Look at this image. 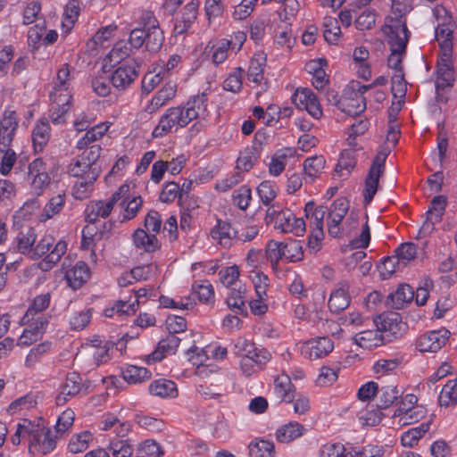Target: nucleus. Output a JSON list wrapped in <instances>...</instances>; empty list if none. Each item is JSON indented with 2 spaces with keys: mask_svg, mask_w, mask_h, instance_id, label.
<instances>
[{
  "mask_svg": "<svg viewBox=\"0 0 457 457\" xmlns=\"http://www.w3.org/2000/svg\"><path fill=\"white\" fill-rule=\"evenodd\" d=\"M433 15L436 21V39L440 47H453V32L457 23L452 13L443 5L433 8Z\"/></svg>",
  "mask_w": 457,
  "mask_h": 457,
  "instance_id": "nucleus-5",
  "label": "nucleus"
},
{
  "mask_svg": "<svg viewBox=\"0 0 457 457\" xmlns=\"http://www.w3.org/2000/svg\"><path fill=\"white\" fill-rule=\"evenodd\" d=\"M283 252H285L284 258L289 262H298L303 257L302 245L298 241L283 243Z\"/></svg>",
  "mask_w": 457,
  "mask_h": 457,
  "instance_id": "nucleus-64",
  "label": "nucleus"
},
{
  "mask_svg": "<svg viewBox=\"0 0 457 457\" xmlns=\"http://www.w3.org/2000/svg\"><path fill=\"white\" fill-rule=\"evenodd\" d=\"M54 241V237L52 235L46 234L36 245H34L32 249L30 255L32 260H37L48 253L38 264L39 268L44 271L51 270L67 251V243L64 240H60L54 245L52 251L49 252Z\"/></svg>",
  "mask_w": 457,
  "mask_h": 457,
  "instance_id": "nucleus-3",
  "label": "nucleus"
},
{
  "mask_svg": "<svg viewBox=\"0 0 457 457\" xmlns=\"http://www.w3.org/2000/svg\"><path fill=\"white\" fill-rule=\"evenodd\" d=\"M349 209V202L345 198H337L332 204L328 217V230L331 237H339L342 235L341 222Z\"/></svg>",
  "mask_w": 457,
  "mask_h": 457,
  "instance_id": "nucleus-12",
  "label": "nucleus"
},
{
  "mask_svg": "<svg viewBox=\"0 0 457 457\" xmlns=\"http://www.w3.org/2000/svg\"><path fill=\"white\" fill-rule=\"evenodd\" d=\"M403 268L399 262V258L395 255L384 258L382 263L378 266L380 276L383 279L390 278V276L397 270Z\"/></svg>",
  "mask_w": 457,
  "mask_h": 457,
  "instance_id": "nucleus-61",
  "label": "nucleus"
},
{
  "mask_svg": "<svg viewBox=\"0 0 457 457\" xmlns=\"http://www.w3.org/2000/svg\"><path fill=\"white\" fill-rule=\"evenodd\" d=\"M18 128V118L14 111L6 110L0 121V144L9 146Z\"/></svg>",
  "mask_w": 457,
  "mask_h": 457,
  "instance_id": "nucleus-20",
  "label": "nucleus"
},
{
  "mask_svg": "<svg viewBox=\"0 0 457 457\" xmlns=\"http://www.w3.org/2000/svg\"><path fill=\"white\" fill-rule=\"evenodd\" d=\"M424 415V410L421 406L411 407H398L394 413V417H400L399 421L403 425L411 424L419 421Z\"/></svg>",
  "mask_w": 457,
  "mask_h": 457,
  "instance_id": "nucleus-45",
  "label": "nucleus"
},
{
  "mask_svg": "<svg viewBox=\"0 0 457 457\" xmlns=\"http://www.w3.org/2000/svg\"><path fill=\"white\" fill-rule=\"evenodd\" d=\"M210 235L221 247L228 249L237 242V231L228 221L218 220Z\"/></svg>",
  "mask_w": 457,
  "mask_h": 457,
  "instance_id": "nucleus-16",
  "label": "nucleus"
},
{
  "mask_svg": "<svg viewBox=\"0 0 457 457\" xmlns=\"http://www.w3.org/2000/svg\"><path fill=\"white\" fill-rule=\"evenodd\" d=\"M232 42L228 39H221L218 42H209L207 48L212 50V61L215 65L222 63L228 58V53Z\"/></svg>",
  "mask_w": 457,
  "mask_h": 457,
  "instance_id": "nucleus-44",
  "label": "nucleus"
},
{
  "mask_svg": "<svg viewBox=\"0 0 457 457\" xmlns=\"http://www.w3.org/2000/svg\"><path fill=\"white\" fill-rule=\"evenodd\" d=\"M90 278V270L87 263L78 262L74 266L65 270L68 285L73 288H80Z\"/></svg>",
  "mask_w": 457,
  "mask_h": 457,
  "instance_id": "nucleus-22",
  "label": "nucleus"
},
{
  "mask_svg": "<svg viewBox=\"0 0 457 457\" xmlns=\"http://www.w3.org/2000/svg\"><path fill=\"white\" fill-rule=\"evenodd\" d=\"M430 420L421 423L420 426L410 428L401 437L402 445L405 447H413L419 440L428 431Z\"/></svg>",
  "mask_w": 457,
  "mask_h": 457,
  "instance_id": "nucleus-43",
  "label": "nucleus"
},
{
  "mask_svg": "<svg viewBox=\"0 0 457 457\" xmlns=\"http://www.w3.org/2000/svg\"><path fill=\"white\" fill-rule=\"evenodd\" d=\"M37 235L32 227L23 228L17 236V245L19 251L22 254H26L30 258L32 249L36 243Z\"/></svg>",
  "mask_w": 457,
  "mask_h": 457,
  "instance_id": "nucleus-38",
  "label": "nucleus"
},
{
  "mask_svg": "<svg viewBox=\"0 0 457 457\" xmlns=\"http://www.w3.org/2000/svg\"><path fill=\"white\" fill-rule=\"evenodd\" d=\"M193 292L197 295L198 299L203 303H210L214 298V290L208 280H202L193 284Z\"/></svg>",
  "mask_w": 457,
  "mask_h": 457,
  "instance_id": "nucleus-57",
  "label": "nucleus"
},
{
  "mask_svg": "<svg viewBox=\"0 0 457 457\" xmlns=\"http://www.w3.org/2000/svg\"><path fill=\"white\" fill-rule=\"evenodd\" d=\"M180 343V338L176 335H168L164 339H162L154 352L147 356V362H155L162 361L167 354L175 353Z\"/></svg>",
  "mask_w": 457,
  "mask_h": 457,
  "instance_id": "nucleus-23",
  "label": "nucleus"
},
{
  "mask_svg": "<svg viewBox=\"0 0 457 457\" xmlns=\"http://www.w3.org/2000/svg\"><path fill=\"white\" fill-rule=\"evenodd\" d=\"M81 381L79 374L76 372L68 374L60 394L56 396L57 405L65 404L71 397L78 395L81 389Z\"/></svg>",
  "mask_w": 457,
  "mask_h": 457,
  "instance_id": "nucleus-24",
  "label": "nucleus"
},
{
  "mask_svg": "<svg viewBox=\"0 0 457 457\" xmlns=\"http://www.w3.org/2000/svg\"><path fill=\"white\" fill-rule=\"evenodd\" d=\"M102 148L99 145H92L71 161L68 172L72 177H87L92 171H97V178L101 173V167L97 161L101 155Z\"/></svg>",
  "mask_w": 457,
  "mask_h": 457,
  "instance_id": "nucleus-4",
  "label": "nucleus"
},
{
  "mask_svg": "<svg viewBox=\"0 0 457 457\" xmlns=\"http://www.w3.org/2000/svg\"><path fill=\"white\" fill-rule=\"evenodd\" d=\"M104 237V231L97 232L92 225H87L82 230L81 247L90 249L96 240H101Z\"/></svg>",
  "mask_w": 457,
  "mask_h": 457,
  "instance_id": "nucleus-62",
  "label": "nucleus"
},
{
  "mask_svg": "<svg viewBox=\"0 0 457 457\" xmlns=\"http://www.w3.org/2000/svg\"><path fill=\"white\" fill-rule=\"evenodd\" d=\"M50 303V295L44 294L35 297L31 306L27 310L22 317L23 323H29L34 320V316L38 312L45 311Z\"/></svg>",
  "mask_w": 457,
  "mask_h": 457,
  "instance_id": "nucleus-49",
  "label": "nucleus"
},
{
  "mask_svg": "<svg viewBox=\"0 0 457 457\" xmlns=\"http://www.w3.org/2000/svg\"><path fill=\"white\" fill-rule=\"evenodd\" d=\"M108 130V126L104 123L92 127L86 131L85 135L77 142L76 147L79 150L87 149L91 144L99 140Z\"/></svg>",
  "mask_w": 457,
  "mask_h": 457,
  "instance_id": "nucleus-41",
  "label": "nucleus"
},
{
  "mask_svg": "<svg viewBox=\"0 0 457 457\" xmlns=\"http://www.w3.org/2000/svg\"><path fill=\"white\" fill-rule=\"evenodd\" d=\"M291 99L298 109L306 110L313 118L319 119L322 116V109L318 98L310 88H297Z\"/></svg>",
  "mask_w": 457,
  "mask_h": 457,
  "instance_id": "nucleus-11",
  "label": "nucleus"
},
{
  "mask_svg": "<svg viewBox=\"0 0 457 457\" xmlns=\"http://www.w3.org/2000/svg\"><path fill=\"white\" fill-rule=\"evenodd\" d=\"M453 47H440V57L437 61V77L436 80V92L445 87H451L453 85V69L452 62Z\"/></svg>",
  "mask_w": 457,
  "mask_h": 457,
  "instance_id": "nucleus-9",
  "label": "nucleus"
},
{
  "mask_svg": "<svg viewBox=\"0 0 457 457\" xmlns=\"http://www.w3.org/2000/svg\"><path fill=\"white\" fill-rule=\"evenodd\" d=\"M93 440V435L89 431H83L73 435L70 439L68 448L73 453H82L88 448Z\"/></svg>",
  "mask_w": 457,
  "mask_h": 457,
  "instance_id": "nucleus-52",
  "label": "nucleus"
},
{
  "mask_svg": "<svg viewBox=\"0 0 457 457\" xmlns=\"http://www.w3.org/2000/svg\"><path fill=\"white\" fill-rule=\"evenodd\" d=\"M59 436L53 434L50 428H46L39 421L34 423L33 433L30 437L29 451L47 454L56 447V439Z\"/></svg>",
  "mask_w": 457,
  "mask_h": 457,
  "instance_id": "nucleus-8",
  "label": "nucleus"
},
{
  "mask_svg": "<svg viewBox=\"0 0 457 457\" xmlns=\"http://www.w3.org/2000/svg\"><path fill=\"white\" fill-rule=\"evenodd\" d=\"M129 191V186L124 184L112 194L108 201H96L87 204L85 213L86 220L88 225L94 226L99 218H107L112 212L114 204L121 199L122 196L127 195Z\"/></svg>",
  "mask_w": 457,
  "mask_h": 457,
  "instance_id": "nucleus-6",
  "label": "nucleus"
},
{
  "mask_svg": "<svg viewBox=\"0 0 457 457\" xmlns=\"http://www.w3.org/2000/svg\"><path fill=\"white\" fill-rule=\"evenodd\" d=\"M448 330H433L420 336L416 341V348L422 353H436L448 340Z\"/></svg>",
  "mask_w": 457,
  "mask_h": 457,
  "instance_id": "nucleus-13",
  "label": "nucleus"
},
{
  "mask_svg": "<svg viewBox=\"0 0 457 457\" xmlns=\"http://www.w3.org/2000/svg\"><path fill=\"white\" fill-rule=\"evenodd\" d=\"M319 457H361V453L356 448H346L341 443H328L320 447Z\"/></svg>",
  "mask_w": 457,
  "mask_h": 457,
  "instance_id": "nucleus-29",
  "label": "nucleus"
},
{
  "mask_svg": "<svg viewBox=\"0 0 457 457\" xmlns=\"http://www.w3.org/2000/svg\"><path fill=\"white\" fill-rule=\"evenodd\" d=\"M334 349L333 341L328 337L312 338L302 346V354L310 359L316 360L327 356Z\"/></svg>",
  "mask_w": 457,
  "mask_h": 457,
  "instance_id": "nucleus-14",
  "label": "nucleus"
},
{
  "mask_svg": "<svg viewBox=\"0 0 457 457\" xmlns=\"http://www.w3.org/2000/svg\"><path fill=\"white\" fill-rule=\"evenodd\" d=\"M107 450L112 457H132L134 448L129 440L112 439L110 441Z\"/></svg>",
  "mask_w": 457,
  "mask_h": 457,
  "instance_id": "nucleus-51",
  "label": "nucleus"
},
{
  "mask_svg": "<svg viewBox=\"0 0 457 457\" xmlns=\"http://www.w3.org/2000/svg\"><path fill=\"white\" fill-rule=\"evenodd\" d=\"M283 243L270 240L266 245V256L272 265L278 264V261L284 258Z\"/></svg>",
  "mask_w": 457,
  "mask_h": 457,
  "instance_id": "nucleus-63",
  "label": "nucleus"
},
{
  "mask_svg": "<svg viewBox=\"0 0 457 457\" xmlns=\"http://www.w3.org/2000/svg\"><path fill=\"white\" fill-rule=\"evenodd\" d=\"M268 360L269 353L253 345L251 350H246V354L241 358V369L246 376H250L251 370H246V366H251L252 364L261 365L265 363Z\"/></svg>",
  "mask_w": 457,
  "mask_h": 457,
  "instance_id": "nucleus-33",
  "label": "nucleus"
},
{
  "mask_svg": "<svg viewBox=\"0 0 457 457\" xmlns=\"http://www.w3.org/2000/svg\"><path fill=\"white\" fill-rule=\"evenodd\" d=\"M121 198H123V200L120 205L124 208L122 220H129L137 215L142 206L143 200L141 196H133L129 200V196H126V195Z\"/></svg>",
  "mask_w": 457,
  "mask_h": 457,
  "instance_id": "nucleus-55",
  "label": "nucleus"
},
{
  "mask_svg": "<svg viewBox=\"0 0 457 457\" xmlns=\"http://www.w3.org/2000/svg\"><path fill=\"white\" fill-rule=\"evenodd\" d=\"M65 195L58 194L53 196L45 205L43 212L40 215V220L46 221L54 215L58 214L63 208L65 204Z\"/></svg>",
  "mask_w": 457,
  "mask_h": 457,
  "instance_id": "nucleus-47",
  "label": "nucleus"
},
{
  "mask_svg": "<svg viewBox=\"0 0 457 457\" xmlns=\"http://www.w3.org/2000/svg\"><path fill=\"white\" fill-rule=\"evenodd\" d=\"M266 64V54L262 52L255 53L250 61L247 70V79L249 81L260 84L263 79V70Z\"/></svg>",
  "mask_w": 457,
  "mask_h": 457,
  "instance_id": "nucleus-34",
  "label": "nucleus"
},
{
  "mask_svg": "<svg viewBox=\"0 0 457 457\" xmlns=\"http://www.w3.org/2000/svg\"><path fill=\"white\" fill-rule=\"evenodd\" d=\"M323 36L329 44H336L338 41L341 36V29L336 19L331 17L325 18Z\"/></svg>",
  "mask_w": 457,
  "mask_h": 457,
  "instance_id": "nucleus-56",
  "label": "nucleus"
},
{
  "mask_svg": "<svg viewBox=\"0 0 457 457\" xmlns=\"http://www.w3.org/2000/svg\"><path fill=\"white\" fill-rule=\"evenodd\" d=\"M381 29L391 51L387 59L388 66L395 69L396 72H401L403 71L402 60L405 55L411 35L407 24L402 19L386 18Z\"/></svg>",
  "mask_w": 457,
  "mask_h": 457,
  "instance_id": "nucleus-2",
  "label": "nucleus"
},
{
  "mask_svg": "<svg viewBox=\"0 0 457 457\" xmlns=\"http://www.w3.org/2000/svg\"><path fill=\"white\" fill-rule=\"evenodd\" d=\"M274 228L283 233H293L301 237L305 232V222L302 218H296L290 210L286 209Z\"/></svg>",
  "mask_w": 457,
  "mask_h": 457,
  "instance_id": "nucleus-17",
  "label": "nucleus"
},
{
  "mask_svg": "<svg viewBox=\"0 0 457 457\" xmlns=\"http://www.w3.org/2000/svg\"><path fill=\"white\" fill-rule=\"evenodd\" d=\"M113 345L110 342H102L101 340H94L87 345V350L93 358L96 366L105 363L110 360V350Z\"/></svg>",
  "mask_w": 457,
  "mask_h": 457,
  "instance_id": "nucleus-31",
  "label": "nucleus"
},
{
  "mask_svg": "<svg viewBox=\"0 0 457 457\" xmlns=\"http://www.w3.org/2000/svg\"><path fill=\"white\" fill-rule=\"evenodd\" d=\"M124 380L129 384L142 383L151 377V372L144 368L136 365H129L122 371Z\"/></svg>",
  "mask_w": 457,
  "mask_h": 457,
  "instance_id": "nucleus-48",
  "label": "nucleus"
},
{
  "mask_svg": "<svg viewBox=\"0 0 457 457\" xmlns=\"http://www.w3.org/2000/svg\"><path fill=\"white\" fill-rule=\"evenodd\" d=\"M274 389L278 397L286 403H290L295 399L294 386L290 378L286 375L278 376L274 382Z\"/></svg>",
  "mask_w": 457,
  "mask_h": 457,
  "instance_id": "nucleus-40",
  "label": "nucleus"
},
{
  "mask_svg": "<svg viewBox=\"0 0 457 457\" xmlns=\"http://www.w3.org/2000/svg\"><path fill=\"white\" fill-rule=\"evenodd\" d=\"M145 26H147V29L144 45L147 51L157 52L163 44V33L154 17L147 14Z\"/></svg>",
  "mask_w": 457,
  "mask_h": 457,
  "instance_id": "nucleus-19",
  "label": "nucleus"
},
{
  "mask_svg": "<svg viewBox=\"0 0 457 457\" xmlns=\"http://www.w3.org/2000/svg\"><path fill=\"white\" fill-rule=\"evenodd\" d=\"M387 154V151L386 149H382L373 159L368 176L365 179V188L363 191L365 204H369L377 193L379 178L385 170V162Z\"/></svg>",
  "mask_w": 457,
  "mask_h": 457,
  "instance_id": "nucleus-7",
  "label": "nucleus"
},
{
  "mask_svg": "<svg viewBox=\"0 0 457 457\" xmlns=\"http://www.w3.org/2000/svg\"><path fill=\"white\" fill-rule=\"evenodd\" d=\"M207 112V96L197 95L185 104L168 108L154 129V137H162L187 127L192 120L204 116Z\"/></svg>",
  "mask_w": 457,
  "mask_h": 457,
  "instance_id": "nucleus-1",
  "label": "nucleus"
},
{
  "mask_svg": "<svg viewBox=\"0 0 457 457\" xmlns=\"http://www.w3.org/2000/svg\"><path fill=\"white\" fill-rule=\"evenodd\" d=\"M140 62L137 59H129L121 63L111 76L112 86L124 90L129 87L139 74Z\"/></svg>",
  "mask_w": 457,
  "mask_h": 457,
  "instance_id": "nucleus-10",
  "label": "nucleus"
},
{
  "mask_svg": "<svg viewBox=\"0 0 457 457\" xmlns=\"http://www.w3.org/2000/svg\"><path fill=\"white\" fill-rule=\"evenodd\" d=\"M245 288L239 286L238 288H232L226 299L228 307L237 314L246 313V308L244 301Z\"/></svg>",
  "mask_w": 457,
  "mask_h": 457,
  "instance_id": "nucleus-42",
  "label": "nucleus"
},
{
  "mask_svg": "<svg viewBox=\"0 0 457 457\" xmlns=\"http://www.w3.org/2000/svg\"><path fill=\"white\" fill-rule=\"evenodd\" d=\"M250 457H274L275 445L269 440H256L249 445Z\"/></svg>",
  "mask_w": 457,
  "mask_h": 457,
  "instance_id": "nucleus-46",
  "label": "nucleus"
},
{
  "mask_svg": "<svg viewBox=\"0 0 457 457\" xmlns=\"http://www.w3.org/2000/svg\"><path fill=\"white\" fill-rule=\"evenodd\" d=\"M414 297V292L409 285L400 286L395 292L388 296L391 307L396 310L402 309L405 303L411 302Z\"/></svg>",
  "mask_w": 457,
  "mask_h": 457,
  "instance_id": "nucleus-39",
  "label": "nucleus"
},
{
  "mask_svg": "<svg viewBox=\"0 0 457 457\" xmlns=\"http://www.w3.org/2000/svg\"><path fill=\"white\" fill-rule=\"evenodd\" d=\"M75 420L74 411L68 408L58 417L54 432L60 437L66 433L73 425Z\"/></svg>",
  "mask_w": 457,
  "mask_h": 457,
  "instance_id": "nucleus-58",
  "label": "nucleus"
},
{
  "mask_svg": "<svg viewBox=\"0 0 457 457\" xmlns=\"http://www.w3.org/2000/svg\"><path fill=\"white\" fill-rule=\"evenodd\" d=\"M350 285L347 281H340L331 293L328 300V307L333 312H339L346 309L350 303L348 295Z\"/></svg>",
  "mask_w": 457,
  "mask_h": 457,
  "instance_id": "nucleus-21",
  "label": "nucleus"
},
{
  "mask_svg": "<svg viewBox=\"0 0 457 457\" xmlns=\"http://www.w3.org/2000/svg\"><path fill=\"white\" fill-rule=\"evenodd\" d=\"M131 48L124 41L117 42L107 55L112 65L124 63L130 55Z\"/></svg>",
  "mask_w": 457,
  "mask_h": 457,
  "instance_id": "nucleus-53",
  "label": "nucleus"
},
{
  "mask_svg": "<svg viewBox=\"0 0 457 457\" xmlns=\"http://www.w3.org/2000/svg\"><path fill=\"white\" fill-rule=\"evenodd\" d=\"M374 323L380 333H387V337H395L400 336L405 329L406 325L402 322L400 314L395 312H384L378 315Z\"/></svg>",
  "mask_w": 457,
  "mask_h": 457,
  "instance_id": "nucleus-15",
  "label": "nucleus"
},
{
  "mask_svg": "<svg viewBox=\"0 0 457 457\" xmlns=\"http://www.w3.org/2000/svg\"><path fill=\"white\" fill-rule=\"evenodd\" d=\"M353 341L361 348L371 350L384 345L386 339L376 327V329H368L355 334Z\"/></svg>",
  "mask_w": 457,
  "mask_h": 457,
  "instance_id": "nucleus-25",
  "label": "nucleus"
},
{
  "mask_svg": "<svg viewBox=\"0 0 457 457\" xmlns=\"http://www.w3.org/2000/svg\"><path fill=\"white\" fill-rule=\"evenodd\" d=\"M395 256L399 258V262L403 267L415 259L417 255V246L413 243H403L395 250Z\"/></svg>",
  "mask_w": 457,
  "mask_h": 457,
  "instance_id": "nucleus-60",
  "label": "nucleus"
},
{
  "mask_svg": "<svg viewBox=\"0 0 457 457\" xmlns=\"http://www.w3.org/2000/svg\"><path fill=\"white\" fill-rule=\"evenodd\" d=\"M199 0H191L181 12V15L176 18L174 32L178 35L185 33L195 21L198 13Z\"/></svg>",
  "mask_w": 457,
  "mask_h": 457,
  "instance_id": "nucleus-18",
  "label": "nucleus"
},
{
  "mask_svg": "<svg viewBox=\"0 0 457 457\" xmlns=\"http://www.w3.org/2000/svg\"><path fill=\"white\" fill-rule=\"evenodd\" d=\"M439 402L444 406L457 403V378L449 380L444 386L439 395Z\"/></svg>",
  "mask_w": 457,
  "mask_h": 457,
  "instance_id": "nucleus-54",
  "label": "nucleus"
},
{
  "mask_svg": "<svg viewBox=\"0 0 457 457\" xmlns=\"http://www.w3.org/2000/svg\"><path fill=\"white\" fill-rule=\"evenodd\" d=\"M149 392L151 395L162 398H174L178 395L176 384L165 378L154 380L149 386Z\"/></svg>",
  "mask_w": 457,
  "mask_h": 457,
  "instance_id": "nucleus-35",
  "label": "nucleus"
},
{
  "mask_svg": "<svg viewBox=\"0 0 457 457\" xmlns=\"http://www.w3.org/2000/svg\"><path fill=\"white\" fill-rule=\"evenodd\" d=\"M133 242L137 248L152 253L160 248V243L155 235H149L144 229L138 228L133 234Z\"/></svg>",
  "mask_w": 457,
  "mask_h": 457,
  "instance_id": "nucleus-36",
  "label": "nucleus"
},
{
  "mask_svg": "<svg viewBox=\"0 0 457 457\" xmlns=\"http://www.w3.org/2000/svg\"><path fill=\"white\" fill-rule=\"evenodd\" d=\"M366 109V100L361 95H347L346 88L342 96L340 111L350 116H356L363 112Z\"/></svg>",
  "mask_w": 457,
  "mask_h": 457,
  "instance_id": "nucleus-28",
  "label": "nucleus"
},
{
  "mask_svg": "<svg viewBox=\"0 0 457 457\" xmlns=\"http://www.w3.org/2000/svg\"><path fill=\"white\" fill-rule=\"evenodd\" d=\"M89 174L90 175H87V177H76L78 179L76 180L72 189V195L76 199L84 200L90 196L94 188V184L98 178L96 170H94Z\"/></svg>",
  "mask_w": 457,
  "mask_h": 457,
  "instance_id": "nucleus-30",
  "label": "nucleus"
},
{
  "mask_svg": "<svg viewBox=\"0 0 457 457\" xmlns=\"http://www.w3.org/2000/svg\"><path fill=\"white\" fill-rule=\"evenodd\" d=\"M304 428L298 422H289L276 430L275 437L278 442L288 444L303 436Z\"/></svg>",
  "mask_w": 457,
  "mask_h": 457,
  "instance_id": "nucleus-32",
  "label": "nucleus"
},
{
  "mask_svg": "<svg viewBox=\"0 0 457 457\" xmlns=\"http://www.w3.org/2000/svg\"><path fill=\"white\" fill-rule=\"evenodd\" d=\"M50 138V125L47 120H40L32 131V143L36 152L42 151Z\"/></svg>",
  "mask_w": 457,
  "mask_h": 457,
  "instance_id": "nucleus-37",
  "label": "nucleus"
},
{
  "mask_svg": "<svg viewBox=\"0 0 457 457\" xmlns=\"http://www.w3.org/2000/svg\"><path fill=\"white\" fill-rule=\"evenodd\" d=\"M51 98L56 105L54 110L52 111L51 120L54 124H62L65 121L64 115L67 113L71 107V96L70 93L56 95L51 93Z\"/></svg>",
  "mask_w": 457,
  "mask_h": 457,
  "instance_id": "nucleus-27",
  "label": "nucleus"
},
{
  "mask_svg": "<svg viewBox=\"0 0 457 457\" xmlns=\"http://www.w3.org/2000/svg\"><path fill=\"white\" fill-rule=\"evenodd\" d=\"M177 93V85L175 83H166L160 90H158L153 96L147 111L149 112H154L163 105H166L171 101Z\"/></svg>",
  "mask_w": 457,
  "mask_h": 457,
  "instance_id": "nucleus-26",
  "label": "nucleus"
},
{
  "mask_svg": "<svg viewBox=\"0 0 457 457\" xmlns=\"http://www.w3.org/2000/svg\"><path fill=\"white\" fill-rule=\"evenodd\" d=\"M380 408H387L392 405L402 395L396 386L389 385L380 389Z\"/></svg>",
  "mask_w": 457,
  "mask_h": 457,
  "instance_id": "nucleus-59",
  "label": "nucleus"
},
{
  "mask_svg": "<svg viewBox=\"0 0 457 457\" xmlns=\"http://www.w3.org/2000/svg\"><path fill=\"white\" fill-rule=\"evenodd\" d=\"M326 161L323 156L316 155L307 158L303 162L305 175L313 181L324 170Z\"/></svg>",
  "mask_w": 457,
  "mask_h": 457,
  "instance_id": "nucleus-50",
  "label": "nucleus"
}]
</instances>
